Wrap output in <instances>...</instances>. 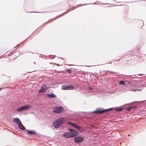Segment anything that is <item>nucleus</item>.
<instances>
[{
	"label": "nucleus",
	"instance_id": "1",
	"mask_svg": "<svg viewBox=\"0 0 146 146\" xmlns=\"http://www.w3.org/2000/svg\"><path fill=\"white\" fill-rule=\"evenodd\" d=\"M69 131L71 132L70 133H65L63 134V136L64 137L68 138L74 137L76 136L77 133L76 131L72 129H70Z\"/></svg>",
	"mask_w": 146,
	"mask_h": 146
},
{
	"label": "nucleus",
	"instance_id": "2",
	"mask_svg": "<svg viewBox=\"0 0 146 146\" xmlns=\"http://www.w3.org/2000/svg\"><path fill=\"white\" fill-rule=\"evenodd\" d=\"M63 110L64 108L62 107H56L53 108V111L54 113H59Z\"/></svg>",
	"mask_w": 146,
	"mask_h": 146
},
{
	"label": "nucleus",
	"instance_id": "3",
	"mask_svg": "<svg viewBox=\"0 0 146 146\" xmlns=\"http://www.w3.org/2000/svg\"><path fill=\"white\" fill-rule=\"evenodd\" d=\"M112 109H109L105 110H97V111H94L93 112L94 113H95L97 114L102 113L106 112H108L109 111Z\"/></svg>",
	"mask_w": 146,
	"mask_h": 146
},
{
	"label": "nucleus",
	"instance_id": "4",
	"mask_svg": "<svg viewBox=\"0 0 146 146\" xmlns=\"http://www.w3.org/2000/svg\"><path fill=\"white\" fill-rule=\"evenodd\" d=\"M74 87L72 85H63L62 87V89L63 90H68L73 89Z\"/></svg>",
	"mask_w": 146,
	"mask_h": 146
},
{
	"label": "nucleus",
	"instance_id": "5",
	"mask_svg": "<svg viewBox=\"0 0 146 146\" xmlns=\"http://www.w3.org/2000/svg\"><path fill=\"white\" fill-rule=\"evenodd\" d=\"M74 142L76 143H81L84 140L83 138L81 137H78L74 138Z\"/></svg>",
	"mask_w": 146,
	"mask_h": 146
},
{
	"label": "nucleus",
	"instance_id": "6",
	"mask_svg": "<svg viewBox=\"0 0 146 146\" xmlns=\"http://www.w3.org/2000/svg\"><path fill=\"white\" fill-rule=\"evenodd\" d=\"M49 88H47L46 86L44 84L41 87V89L38 91L39 93H42L45 92Z\"/></svg>",
	"mask_w": 146,
	"mask_h": 146
},
{
	"label": "nucleus",
	"instance_id": "7",
	"mask_svg": "<svg viewBox=\"0 0 146 146\" xmlns=\"http://www.w3.org/2000/svg\"><path fill=\"white\" fill-rule=\"evenodd\" d=\"M29 108V106H22L21 108L17 109V110L18 111L21 112L22 111L27 110Z\"/></svg>",
	"mask_w": 146,
	"mask_h": 146
},
{
	"label": "nucleus",
	"instance_id": "8",
	"mask_svg": "<svg viewBox=\"0 0 146 146\" xmlns=\"http://www.w3.org/2000/svg\"><path fill=\"white\" fill-rule=\"evenodd\" d=\"M61 125L65 122L66 119L64 118H61L57 120Z\"/></svg>",
	"mask_w": 146,
	"mask_h": 146
},
{
	"label": "nucleus",
	"instance_id": "9",
	"mask_svg": "<svg viewBox=\"0 0 146 146\" xmlns=\"http://www.w3.org/2000/svg\"><path fill=\"white\" fill-rule=\"evenodd\" d=\"M59 123L58 121L57 120L55 121L53 123V125L55 127L58 128L61 125Z\"/></svg>",
	"mask_w": 146,
	"mask_h": 146
},
{
	"label": "nucleus",
	"instance_id": "10",
	"mask_svg": "<svg viewBox=\"0 0 146 146\" xmlns=\"http://www.w3.org/2000/svg\"><path fill=\"white\" fill-rule=\"evenodd\" d=\"M13 122L14 123H16L18 125H19L21 122L19 119L18 118H15L14 119Z\"/></svg>",
	"mask_w": 146,
	"mask_h": 146
},
{
	"label": "nucleus",
	"instance_id": "11",
	"mask_svg": "<svg viewBox=\"0 0 146 146\" xmlns=\"http://www.w3.org/2000/svg\"><path fill=\"white\" fill-rule=\"evenodd\" d=\"M18 127L19 129H21L24 130L25 129V128L24 125L22 124L21 122V123L19 125Z\"/></svg>",
	"mask_w": 146,
	"mask_h": 146
},
{
	"label": "nucleus",
	"instance_id": "12",
	"mask_svg": "<svg viewBox=\"0 0 146 146\" xmlns=\"http://www.w3.org/2000/svg\"><path fill=\"white\" fill-rule=\"evenodd\" d=\"M27 133L30 134L35 135L36 134V132L34 131L29 130L27 131Z\"/></svg>",
	"mask_w": 146,
	"mask_h": 146
},
{
	"label": "nucleus",
	"instance_id": "13",
	"mask_svg": "<svg viewBox=\"0 0 146 146\" xmlns=\"http://www.w3.org/2000/svg\"><path fill=\"white\" fill-rule=\"evenodd\" d=\"M47 96L50 98H55L56 96L53 93H51L50 94H48Z\"/></svg>",
	"mask_w": 146,
	"mask_h": 146
},
{
	"label": "nucleus",
	"instance_id": "14",
	"mask_svg": "<svg viewBox=\"0 0 146 146\" xmlns=\"http://www.w3.org/2000/svg\"><path fill=\"white\" fill-rule=\"evenodd\" d=\"M68 124L72 125L73 127H74L76 128V127H77L78 126L75 123H72L71 122H68Z\"/></svg>",
	"mask_w": 146,
	"mask_h": 146
},
{
	"label": "nucleus",
	"instance_id": "15",
	"mask_svg": "<svg viewBox=\"0 0 146 146\" xmlns=\"http://www.w3.org/2000/svg\"><path fill=\"white\" fill-rule=\"evenodd\" d=\"M141 90V89H133L131 90V91L132 92H136L137 91H140Z\"/></svg>",
	"mask_w": 146,
	"mask_h": 146
},
{
	"label": "nucleus",
	"instance_id": "16",
	"mask_svg": "<svg viewBox=\"0 0 146 146\" xmlns=\"http://www.w3.org/2000/svg\"><path fill=\"white\" fill-rule=\"evenodd\" d=\"M76 128L81 131H82L83 130V129L82 128L79 126H78L77 127H76Z\"/></svg>",
	"mask_w": 146,
	"mask_h": 146
},
{
	"label": "nucleus",
	"instance_id": "17",
	"mask_svg": "<svg viewBox=\"0 0 146 146\" xmlns=\"http://www.w3.org/2000/svg\"><path fill=\"white\" fill-rule=\"evenodd\" d=\"M123 109V108H119L116 109V111H121Z\"/></svg>",
	"mask_w": 146,
	"mask_h": 146
},
{
	"label": "nucleus",
	"instance_id": "18",
	"mask_svg": "<svg viewBox=\"0 0 146 146\" xmlns=\"http://www.w3.org/2000/svg\"><path fill=\"white\" fill-rule=\"evenodd\" d=\"M119 84H125V83L123 81H121L119 82Z\"/></svg>",
	"mask_w": 146,
	"mask_h": 146
},
{
	"label": "nucleus",
	"instance_id": "19",
	"mask_svg": "<svg viewBox=\"0 0 146 146\" xmlns=\"http://www.w3.org/2000/svg\"><path fill=\"white\" fill-rule=\"evenodd\" d=\"M67 71H68V72H69V73H70V74L71 73V70H67Z\"/></svg>",
	"mask_w": 146,
	"mask_h": 146
},
{
	"label": "nucleus",
	"instance_id": "20",
	"mask_svg": "<svg viewBox=\"0 0 146 146\" xmlns=\"http://www.w3.org/2000/svg\"><path fill=\"white\" fill-rule=\"evenodd\" d=\"M127 110L128 111H130L131 109V108H130V107H129V108H127Z\"/></svg>",
	"mask_w": 146,
	"mask_h": 146
},
{
	"label": "nucleus",
	"instance_id": "21",
	"mask_svg": "<svg viewBox=\"0 0 146 146\" xmlns=\"http://www.w3.org/2000/svg\"><path fill=\"white\" fill-rule=\"evenodd\" d=\"M88 89L90 90H91L93 89V88H91L90 86L88 87Z\"/></svg>",
	"mask_w": 146,
	"mask_h": 146
},
{
	"label": "nucleus",
	"instance_id": "22",
	"mask_svg": "<svg viewBox=\"0 0 146 146\" xmlns=\"http://www.w3.org/2000/svg\"><path fill=\"white\" fill-rule=\"evenodd\" d=\"M133 108L134 109H136L137 108V106H133Z\"/></svg>",
	"mask_w": 146,
	"mask_h": 146
},
{
	"label": "nucleus",
	"instance_id": "23",
	"mask_svg": "<svg viewBox=\"0 0 146 146\" xmlns=\"http://www.w3.org/2000/svg\"><path fill=\"white\" fill-rule=\"evenodd\" d=\"M131 109H134V108H133V106L132 107H130Z\"/></svg>",
	"mask_w": 146,
	"mask_h": 146
}]
</instances>
